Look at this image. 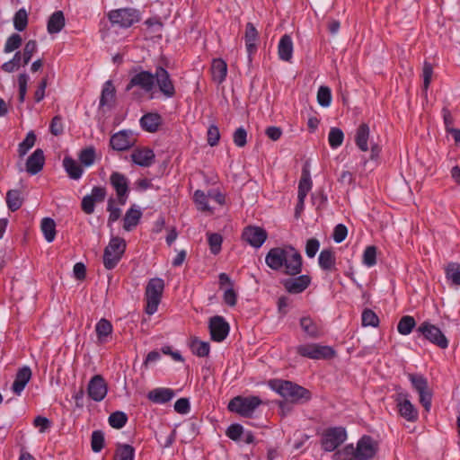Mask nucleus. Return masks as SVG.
I'll return each mask as SVG.
<instances>
[{
	"label": "nucleus",
	"instance_id": "f257e3e1",
	"mask_svg": "<svg viewBox=\"0 0 460 460\" xmlns=\"http://www.w3.org/2000/svg\"><path fill=\"white\" fill-rule=\"evenodd\" d=\"M265 262L271 270L283 269L284 273L290 276H296L302 271V256L290 245L271 248L265 257Z\"/></svg>",
	"mask_w": 460,
	"mask_h": 460
},
{
	"label": "nucleus",
	"instance_id": "f03ea898",
	"mask_svg": "<svg viewBox=\"0 0 460 460\" xmlns=\"http://www.w3.org/2000/svg\"><path fill=\"white\" fill-rule=\"evenodd\" d=\"M270 387L291 403H304L311 399L309 390L287 380L274 379L269 382Z\"/></svg>",
	"mask_w": 460,
	"mask_h": 460
},
{
	"label": "nucleus",
	"instance_id": "7ed1b4c3",
	"mask_svg": "<svg viewBox=\"0 0 460 460\" xmlns=\"http://www.w3.org/2000/svg\"><path fill=\"white\" fill-rule=\"evenodd\" d=\"M164 289V282L160 278L151 279L146 288L145 296L146 301V313L154 314L161 302Z\"/></svg>",
	"mask_w": 460,
	"mask_h": 460
},
{
	"label": "nucleus",
	"instance_id": "20e7f679",
	"mask_svg": "<svg viewBox=\"0 0 460 460\" xmlns=\"http://www.w3.org/2000/svg\"><path fill=\"white\" fill-rule=\"evenodd\" d=\"M126 250V242L123 238L116 236L112 237L109 244L104 249L103 264L107 270L113 269Z\"/></svg>",
	"mask_w": 460,
	"mask_h": 460
},
{
	"label": "nucleus",
	"instance_id": "39448f33",
	"mask_svg": "<svg viewBox=\"0 0 460 460\" xmlns=\"http://www.w3.org/2000/svg\"><path fill=\"white\" fill-rule=\"evenodd\" d=\"M262 403L258 396H236L228 403V410L243 417L249 418L255 409Z\"/></svg>",
	"mask_w": 460,
	"mask_h": 460
},
{
	"label": "nucleus",
	"instance_id": "423d86ee",
	"mask_svg": "<svg viewBox=\"0 0 460 460\" xmlns=\"http://www.w3.org/2000/svg\"><path fill=\"white\" fill-rule=\"evenodd\" d=\"M296 352L305 358L311 359H330L335 357L336 352L327 345L318 343L302 344L296 347Z\"/></svg>",
	"mask_w": 460,
	"mask_h": 460
},
{
	"label": "nucleus",
	"instance_id": "0eeeda50",
	"mask_svg": "<svg viewBox=\"0 0 460 460\" xmlns=\"http://www.w3.org/2000/svg\"><path fill=\"white\" fill-rule=\"evenodd\" d=\"M417 332L430 343L440 349H447L448 346V341L442 331L438 326L429 322L420 323L417 328Z\"/></svg>",
	"mask_w": 460,
	"mask_h": 460
},
{
	"label": "nucleus",
	"instance_id": "6e6552de",
	"mask_svg": "<svg viewBox=\"0 0 460 460\" xmlns=\"http://www.w3.org/2000/svg\"><path fill=\"white\" fill-rule=\"evenodd\" d=\"M394 402L402 418L410 422H414L418 420V410L410 401V396L407 393L398 390L394 395Z\"/></svg>",
	"mask_w": 460,
	"mask_h": 460
},
{
	"label": "nucleus",
	"instance_id": "1a4fd4ad",
	"mask_svg": "<svg viewBox=\"0 0 460 460\" xmlns=\"http://www.w3.org/2000/svg\"><path fill=\"white\" fill-rule=\"evenodd\" d=\"M347 439L346 429L342 427H336L327 429L322 439V447L325 451H334Z\"/></svg>",
	"mask_w": 460,
	"mask_h": 460
},
{
	"label": "nucleus",
	"instance_id": "9d476101",
	"mask_svg": "<svg viewBox=\"0 0 460 460\" xmlns=\"http://www.w3.org/2000/svg\"><path fill=\"white\" fill-rule=\"evenodd\" d=\"M410 380L419 393L420 402L429 411L431 407L432 392L429 389L427 379L421 376L410 375Z\"/></svg>",
	"mask_w": 460,
	"mask_h": 460
},
{
	"label": "nucleus",
	"instance_id": "9b49d317",
	"mask_svg": "<svg viewBox=\"0 0 460 460\" xmlns=\"http://www.w3.org/2000/svg\"><path fill=\"white\" fill-rule=\"evenodd\" d=\"M378 451V443L369 436H363L357 443V460L372 459Z\"/></svg>",
	"mask_w": 460,
	"mask_h": 460
},
{
	"label": "nucleus",
	"instance_id": "f8f14e48",
	"mask_svg": "<svg viewBox=\"0 0 460 460\" xmlns=\"http://www.w3.org/2000/svg\"><path fill=\"white\" fill-rule=\"evenodd\" d=\"M109 19L113 24L127 28L138 21V15L131 9H119L111 11L109 13Z\"/></svg>",
	"mask_w": 460,
	"mask_h": 460
},
{
	"label": "nucleus",
	"instance_id": "ddd939ff",
	"mask_svg": "<svg viewBox=\"0 0 460 460\" xmlns=\"http://www.w3.org/2000/svg\"><path fill=\"white\" fill-rule=\"evenodd\" d=\"M208 328L211 339L217 342L224 341L230 330L228 323L219 315L210 318Z\"/></svg>",
	"mask_w": 460,
	"mask_h": 460
},
{
	"label": "nucleus",
	"instance_id": "4468645a",
	"mask_svg": "<svg viewBox=\"0 0 460 460\" xmlns=\"http://www.w3.org/2000/svg\"><path fill=\"white\" fill-rule=\"evenodd\" d=\"M108 392L107 383L101 375L92 377L87 386L88 395L95 402L102 401Z\"/></svg>",
	"mask_w": 460,
	"mask_h": 460
},
{
	"label": "nucleus",
	"instance_id": "2eb2a0df",
	"mask_svg": "<svg viewBox=\"0 0 460 460\" xmlns=\"http://www.w3.org/2000/svg\"><path fill=\"white\" fill-rule=\"evenodd\" d=\"M267 232L260 226H247L243 233V238L250 245L260 248L267 239Z\"/></svg>",
	"mask_w": 460,
	"mask_h": 460
},
{
	"label": "nucleus",
	"instance_id": "dca6fc26",
	"mask_svg": "<svg viewBox=\"0 0 460 460\" xmlns=\"http://www.w3.org/2000/svg\"><path fill=\"white\" fill-rule=\"evenodd\" d=\"M136 142L130 131L121 130L111 136L110 144L111 146L117 151H124L134 146Z\"/></svg>",
	"mask_w": 460,
	"mask_h": 460
},
{
	"label": "nucleus",
	"instance_id": "f3484780",
	"mask_svg": "<svg viewBox=\"0 0 460 460\" xmlns=\"http://www.w3.org/2000/svg\"><path fill=\"white\" fill-rule=\"evenodd\" d=\"M311 283L309 275H300L296 278L283 279L281 284L290 294H299L305 290Z\"/></svg>",
	"mask_w": 460,
	"mask_h": 460
},
{
	"label": "nucleus",
	"instance_id": "a211bd4d",
	"mask_svg": "<svg viewBox=\"0 0 460 460\" xmlns=\"http://www.w3.org/2000/svg\"><path fill=\"white\" fill-rule=\"evenodd\" d=\"M111 183L116 190L119 204L124 205L128 190L127 178L119 172H113L111 175Z\"/></svg>",
	"mask_w": 460,
	"mask_h": 460
},
{
	"label": "nucleus",
	"instance_id": "6ab92c4d",
	"mask_svg": "<svg viewBox=\"0 0 460 460\" xmlns=\"http://www.w3.org/2000/svg\"><path fill=\"white\" fill-rule=\"evenodd\" d=\"M155 78L159 86L160 91L167 97H172L175 93L174 86L170 79L169 73L163 67H159L155 71Z\"/></svg>",
	"mask_w": 460,
	"mask_h": 460
},
{
	"label": "nucleus",
	"instance_id": "aec40b11",
	"mask_svg": "<svg viewBox=\"0 0 460 460\" xmlns=\"http://www.w3.org/2000/svg\"><path fill=\"white\" fill-rule=\"evenodd\" d=\"M131 160L142 167H149L155 162V153L152 149L143 147L133 150L130 155Z\"/></svg>",
	"mask_w": 460,
	"mask_h": 460
},
{
	"label": "nucleus",
	"instance_id": "412c9836",
	"mask_svg": "<svg viewBox=\"0 0 460 460\" xmlns=\"http://www.w3.org/2000/svg\"><path fill=\"white\" fill-rule=\"evenodd\" d=\"M32 376L31 370L29 367L25 366L18 369L14 381L12 385V391L20 395L26 385L29 383Z\"/></svg>",
	"mask_w": 460,
	"mask_h": 460
},
{
	"label": "nucleus",
	"instance_id": "4be33fe9",
	"mask_svg": "<svg viewBox=\"0 0 460 460\" xmlns=\"http://www.w3.org/2000/svg\"><path fill=\"white\" fill-rule=\"evenodd\" d=\"M155 75L147 71L140 72L135 75L128 85L127 86V90H129L132 86H139L143 90L149 92L152 90L154 86Z\"/></svg>",
	"mask_w": 460,
	"mask_h": 460
},
{
	"label": "nucleus",
	"instance_id": "5701e85b",
	"mask_svg": "<svg viewBox=\"0 0 460 460\" xmlns=\"http://www.w3.org/2000/svg\"><path fill=\"white\" fill-rule=\"evenodd\" d=\"M313 181L308 164H305L302 169L301 178L298 183L297 199H305L308 192L312 190Z\"/></svg>",
	"mask_w": 460,
	"mask_h": 460
},
{
	"label": "nucleus",
	"instance_id": "b1692460",
	"mask_svg": "<svg viewBox=\"0 0 460 460\" xmlns=\"http://www.w3.org/2000/svg\"><path fill=\"white\" fill-rule=\"evenodd\" d=\"M45 157L41 149H36L27 159L26 171L31 174H36L43 168Z\"/></svg>",
	"mask_w": 460,
	"mask_h": 460
},
{
	"label": "nucleus",
	"instance_id": "393cba45",
	"mask_svg": "<svg viewBox=\"0 0 460 460\" xmlns=\"http://www.w3.org/2000/svg\"><path fill=\"white\" fill-rule=\"evenodd\" d=\"M294 51V45L291 37L285 34L281 37L278 45L279 58L285 62H289L292 59Z\"/></svg>",
	"mask_w": 460,
	"mask_h": 460
},
{
	"label": "nucleus",
	"instance_id": "a878e982",
	"mask_svg": "<svg viewBox=\"0 0 460 460\" xmlns=\"http://www.w3.org/2000/svg\"><path fill=\"white\" fill-rule=\"evenodd\" d=\"M370 136V128L367 123H361L355 134V143L357 146L362 151L367 152L368 148V138Z\"/></svg>",
	"mask_w": 460,
	"mask_h": 460
},
{
	"label": "nucleus",
	"instance_id": "bb28decb",
	"mask_svg": "<svg viewBox=\"0 0 460 460\" xmlns=\"http://www.w3.org/2000/svg\"><path fill=\"white\" fill-rule=\"evenodd\" d=\"M66 19L62 11L53 13L47 24V30L49 34H56L62 31L65 27Z\"/></svg>",
	"mask_w": 460,
	"mask_h": 460
},
{
	"label": "nucleus",
	"instance_id": "cd10ccee",
	"mask_svg": "<svg viewBox=\"0 0 460 460\" xmlns=\"http://www.w3.org/2000/svg\"><path fill=\"white\" fill-rule=\"evenodd\" d=\"M212 78L217 84H222L227 74V65L222 58H215L211 65Z\"/></svg>",
	"mask_w": 460,
	"mask_h": 460
},
{
	"label": "nucleus",
	"instance_id": "c85d7f7f",
	"mask_svg": "<svg viewBox=\"0 0 460 460\" xmlns=\"http://www.w3.org/2000/svg\"><path fill=\"white\" fill-rule=\"evenodd\" d=\"M258 31L252 22H248L245 28L244 40L249 56L256 50V42L258 40Z\"/></svg>",
	"mask_w": 460,
	"mask_h": 460
},
{
	"label": "nucleus",
	"instance_id": "c756f323",
	"mask_svg": "<svg viewBox=\"0 0 460 460\" xmlns=\"http://www.w3.org/2000/svg\"><path fill=\"white\" fill-rule=\"evenodd\" d=\"M174 396V392L169 388H156L150 391L147 398L155 403H164Z\"/></svg>",
	"mask_w": 460,
	"mask_h": 460
},
{
	"label": "nucleus",
	"instance_id": "7c9ffc66",
	"mask_svg": "<svg viewBox=\"0 0 460 460\" xmlns=\"http://www.w3.org/2000/svg\"><path fill=\"white\" fill-rule=\"evenodd\" d=\"M161 117L157 113H147L140 119L141 127L148 132H155L161 125Z\"/></svg>",
	"mask_w": 460,
	"mask_h": 460
},
{
	"label": "nucleus",
	"instance_id": "2f4dec72",
	"mask_svg": "<svg viewBox=\"0 0 460 460\" xmlns=\"http://www.w3.org/2000/svg\"><path fill=\"white\" fill-rule=\"evenodd\" d=\"M142 216V212L136 208L135 207H131L126 213L124 217V224L123 228L126 231H131L138 224Z\"/></svg>",
	"mask_w": 460,
	"mask_h": 460
},
{
	"label": "nucleus",
	"instance_id": "473e14b6",
	"mask_svg": "<svg viewBox=\"0 0 460 460\" xmlns=\"http://www.w3.org/2000/svg\"><path fill=\"white\" fill-rule=\"evenodd\" d=\"M63 165L71 179L78 180L83 174V169L75 160L71 157H65Z\"/></svg>",
	"mask_w": 460,
	"mask_h": 460
},
{
	"label": "nucleus",
	"instance_id": "72a5a7b5",
	"mask_svg": "<svg viewBox=\"0 0 460 460\" xmlns=\"http://www.w3.org/2000/svg\"><path fill=\"white\" fill-rule=\"evenodd\" d=\"M300 326L305 333L313 339L321 336V330L317 324L309 317H303L300 319Z\"/></svg>",
	"mask_w": 460,
	"mask_h": 460
},
{
	"label": "nucleus",
	"instance_id": "f704fd0d",
	"mask_svg": "<svg viewBox=\"0 0 460 460\" xmlns=\"http://www.w3.org/2000/svg\"><path fill=\"white\" fill-rule=\"evenodd\" d=\"M6 204L11 211L18 210L23 204V198L18 190H10L6 193Z\"/></svg>",
	"mask_w": 460,
	"mask_h": 460
},
{
	"label": "nucleus",
	"instance_id": "c9c22d12",
	"mask_svg": "<svg viewBox=\"0 0 460 460\" xmlns=\"http://www.w3.org/2000/svg\"><path fill=\"white\" fill-rule=\"evenodd\" d=\"M319 265L324 270H332L335 266V256L334 252L330 249L323 250L320 252Z\"/></svg>",
	"mask_w": 460,
	"mask_h": 460
},
{
	"label": "nucleus",
	"instance_id": "e433bc0d",
	"mask_svg": "<svg viewBox=\"0 0 460 460\" xmlns=\"http://www.w3.org/2000/svg\"><path fill=\"white\" fill-rule=\"evenodd\" d=\"M135 459V449L132 446L128 444H118L114 460H134Z\"/></svg>",
	"mask_w": 460,
	"mask_h": 460
},
{
	"label": "nucleus",
	"instance_id": "4c0bfd02",
	"mask_svg": "<svg viewBox=\"0 0 460 460\" xmlns=\"http://www.w3.org/2000/svg\"><path fill=\"white\" fill-rule=\"evenodd\" d=\"M40 229L48 243H51L54 241L56 236V223L52 218L44 217L41 220Z\"/></svg>",
	"mask_w": 460,
	"mask_h": 460
},
{
	"label": "nucleus",
	"instance_id": "58836bf2",
	"mask_svg": "<svg viewBox=\"0 0 460 460\" xmlns=\"http://www.w3.org/2000/svg\"><path fill=\"white\" fill-rule=\"evenodd\" d=\"M115 98V88L111 81H107L102 91V96L100 100V106H111L114 102Z\"/></svg>",
	"mask_w": 460,
	"mask_h": 460
},
{
	"label": "nucleus",
	"instance_id": "ea45409f",
	"mask_svg": "<svg viewBox=\"0 0 460 460\" xmlns=\"http://www.w3.org/2000/svg\"><path fill=\"white\" fill-rule=\"evenodd\" d=\"M445 274L452 285L460 286V263H448L445 268Z\"/></svg>",
	"mask_w": 460,
	"mask_h": 460
},
{
	"label": "nucleus",
	"instance_id": "a19ab883",
	"mask_svg": "<svg viewBox=\"0 0 460 460\" xmlns=\"http://www.w3.org/2000/svg\"><path fill=\"white\" fill-rule=\"evenodd\" d=\"M96 334L99 341L102 342L112 332V325L110 321L105 318L101 319L95 326Z\"/></svg>",
	"mask_w": 460,
	"mask_h": 460
},
{
	"label": "nucleus",
	"instance_id": "79ce46f5",
	"mask_svg": "<svg viewBox=\"0 0 460 460\" xmlns=\"http://www.w3.org/2000/svg\"><path fill=\"white\" fill-rule=\"evenodd\" d=\"M416 325V322L412 316L405 315L401 318L397 325V331L402 335H408L411 332Z\"/></svg>",
	"mask_w": 460,
	"mask_h": 460
},
{
	"label": "nucleus",
	"instance_id": "37998d69",
	"mask_svg": "<svg viewBox=\"0 0 460 460\" xmlns=\"http://www.w3.org/2000/svg\"><path fill=\"white\" fill-rule=\"evenodd\" d=\"M333 456L337 460H357L356 447L352 444L347 445L338 450Z\"/></svg>",
	"mask_w": 460,
	"mask_h": 460
},
{
	"label": "nucleus",
	"instance_id": "c03bdc74",
	"mask_svg": "<svg viewBox=\"0 0 460 460\" xmlns=\"http://www.w3.org/2000/svg\"><path fill=\"white\" fill-rule=\"evenodd\" d=\"M36 142V135L33 131H30L25 139L19 144L18 154L20 157H23L27 152L34 146Z\"/></svg>",
	"mask_w": 460,
	"mask_h": 460
},
{
	"label": "nucleus",
	"instance_id": "a18cd8bd",
	"mask_svg": "<svg viewBox=\"0 0 460 460\" xmlns=\"http://www.w3.org/2000/svg\"><path fill=\"white\" fill-rule=\"evenodd\" d=\"M208 199V194H206L204 191L199 190L195 191L194 201L197 205L198 209L200 211H208L212 213V208L209 207Z\"/></svg>",
	"mask_w": 460,
	"mask_h": 460
},
{
	"label": "nucleus",
	"instance_id": "49530a36",
	"mask_svg": "<svg viewBox=\"0 0 460 460\" xmlns=\"http://www.w3.org/2000/svg\"><path fill=\"white\" fill-rule=\"evenodd\" d=\"M28 24V14L25 9L22 8L16 12L13 17V26L19 31H22L26 29Z\"/></svg>",
	"mask_w": 460,
	"mask_h": 460
},
{
	"label": "nucleus",
	"instance_id": "de8ad7c7",
	"mask_svg": "<svg viewBox=\"0 0 460 460\" xmlns=\"http://www.w3.org/2000/svg\"><path fill=\"white\" fill-rule=\"evenodd\" d=\"M317 102L322 107H329L332 102V93L328 86H320L317 92Z\"/></svg>",
	"mask_w": 460,
	"mask_h": 460
},
{
	"label": "nucleus",
	"instance_id": "09e8293b",
	"mask_svg": "<svg viewBox=\"0 0 460 460\" xmlns=\"http://www.w3.org/2000/svg\"><path fill=\"white\" fill-rule=\"evenodd\" d=\"M343 139L344 134L341 129L339 128H331L328 136V141L332 148H337L338 146H341Z\"/></svg>",
	"mask_w": 460,
	"mask_h": 460
},
{
	"label": "nucleus",
	"instance_id": "8fccbe9b",
	"mask_svg": "<svg viewBox=\"0 0 460 460\" xmlns=\"http://www.w3.org/2000/svg\"><path fill=\"white\" fill-rule=\"evenodd\" d=\"M128 417L122 411H115L109 417V423L114 429H121L127 422Z\"/></svg>",
	"mask_w": 460,
	"mask_h": 460
},
{
	"label": "nucleus",
	"instance_id": "3c124183",
	"mask_svg": "<svg viewBox=\"0 0 460 460\" xmlns=\"http://www.w3.org/2000/svg\"><path fill=\"white\" fill-rule=\"evenodd\" d=\"M79 160L84 166H91L95 160V150L93 146L83 149L79 154Z\"/></svg>",
	"mask_w": 460,
	"mask_h": 460
},
{
	"label": "nucleus",
	"instance_id": "603ef678",
	"mask_svg": "<svg viewBox=\"0 0 460 460\" xmlns=\"http://www.w3.org/2000/svg\"><path fill=\"white\" fill-rule=\"evenodd\" d=\"M191 349L199 357H206L209 353V344L206 341L194 340L191 343Z\"/></svg>",
	"mask_w": 460,
	"mask_h": 460
},
{
	"label": "nucleus",
	"instance_id": "864d4df0",
	"mask_svg": "<svg viewBox=\"0 0 460 460\" xmlns=\"http://www.w3.org/2000/svg\"><path fill=\"white\" fill-rule=\"evenodd\" d=\"M363 263L367 267H372L376 263V247L367 246L363 253Z\"/></svg>",
	"mask_w": 460,
	"mask_h": 460
},
{
	"label": "nucleus",
	"instance_id": "5fc2aeb1",
	"mask_svg": "<svg viewBox=\"0 0 460 460\" xmlns=\"http://www.w3.org/2000/svg\"><path fill=\"white\" fill-rule=\"evenodd\" d=\"M379 323L377 315L370 309H366L362 313V325L376 327Z\"/></svg>",
	"mask_w": 460,
	"mask_h": 460
},
{
	"label": "nucleus",
	"instance_id": "6e6d98bb",
	"mask_svg": "<svg viewBox=\"0 0 460 460\" xmlns=\"http://www.w3.org/2000/svg\"><path fill=\"white\" fill-rule=\"evenodd\" d=\"M22 40L19 34L14 33V34L11 35L5 42L4 52L10 53V52L19 49L20 46L22 45Z\"/></svg>",
	"mask_w": 460,
	"mask_h": 460
},
{
	"label": "nucleus",
	"instance_id": "4d7b16f0",
	"mask_svg": "<svg viewBox=\"0 0 460 460\" xmlns=\"http://www.w3.org/2000/svg\"><path fill=\"white\" fill-rule=\"evenodd\" d=\"M208 244L213 254H217L221 250L223 238L219 234H208Z\"/></svg>",
	"mask_w": 460,
	"mask_h": 460
},
{
	"label": "nucleus",
	"instance_id": "13d9d810",
	"mask_svg": "<svg viewBox=\"0 0 460 460\" xmlns=\"http://www.w3.org/2000/svg\"><path fill=\"white\" fill-rule=\"evenodd\" d=\"M37 50V42L35 40H29L24 48H23V51H22V60H23V64L24 65H27L29 63V61L31 60V58H32L33 54L36 52Z\"/></svg>",
	"mask_w": 460,
	"mask_h": 460
},
{
	"label": "nucleus",
	"instance_id": "bf43d9fd",
	"mask_svg": "<svg viewBox=\"0 0 460 460\" xmlns=\"http://www.w3.org/2000/svg\"><path fill=\"white\" fill-rule=\"evenodd\" d=\"M433 75V67L431 64L428 62H424L422 68V75H423V91L427 93L428 88L429 87L431 78Z\"/></svg>",
	"mask_w": 460,
	"mask_h": 460
},
{
	"label": "nucleus",
	"instance_id": "052dcab7",
	"mask_svg": "<svg viewBox=\"0 0 460 460\" xmlns=\"http://www.w3.org/2000/svg\"><path fill=\"white\" fill-rule=\"evenodd\" d=\"M114 203H115V200L113 199H110L108 200L107 210L110 213L109 219H108L109 225L117 221L119 218L120 214H121L120 208L115 207Z\"/></svg>",
	"mask_w": 460,
	"mask_h": 460
},
{
	"label": "nucleus",
	"instance_id": "680f3d73",
	"mask_svg": "<svg viewBox=\"0 0 460 460\" xmlns=\"http://www.w3.org/2000/svg\"><path fill=\"white\" fill-rule=\"evenodd\" d=\"M220 139L219 128L217 126L212 124L208 129V144L210 146H215L218 144Z\"/></svg>",
	"mask_w": 460,
	"mask_h": 460
},
{
	"label": "nucleus",
	"instance_id": "e2e57ef3",
	"mask_svg": "<svg viewBox=\"0 0 460 460\" xmlns=\"http://www.w3.org/2000/svg\"><path fill=\"white\" fill-rule=\"evenodd\" d=\"M49 131L54 136H59L64 131V125L62 122V117L60 115H56L50 123Z\"/></svg>",
	"mask_w": 460,
	"mask_h": 460
},
{
	"label": "nucleus",
	"instance_id": "0e129e2a",
	"mask_svg": "<svg viewBox=\"0 0 460 460\" xmlns=\"http://www.w3.org/2000/svg\"><path fill=\"white\" fill-rule=\"evenodd\" d=\"M104 444V437L101 431H93L92 434V449L94 452H100Z\"/></svg>",
	"mask_w": 460,
	"mask_h": 460
},
{
	"label": "nucleus",
	"instance_id": "69168bd1",
	"mask_svg": "<svg viewBox=\"0 0 460 460\" xmlns=\"http://www.w3.org/2000/svg\"><path fill=\"white\" fill-rule=\"evenodd\" d=\"M29 81V76L26 74H21L18 76V84H19V101L20 102H23L25 99V95L27 93V84Z\"/></svg>",
	"mask_w": 460,
	"mask_h": 460
},
{
	"label": "nucleus",
	"instance_id": "338daca9",
	"mask_svg": "<svg viewBox=\"0 0 460 460\" xmlns=\"http://www.w3.org/2000/svg\"><path fill=\"white\" fill-rule=\"evenodd\" d=\"M234 143L239 146L243 147L246 145L247 142V132L243 128H238L234 135H233Z\"/></svg>",
	"mask_w": 460,
	"mask_h": 460
},
{
	"label": "nucleus",
	"instance_id": "774afa93",
	"mask_svg": "<svg viewBox=\"0 0 460 460\" xmlns=\"http://www.w3.org/2000/svg\"><path fill=\"white\" fill-rule=\"evenodd\" d=\"M347 234H348L347 227L342 224H339L334 228L332 237L336 243H340L345 240Z\"/></svg>",
	"mask_w": 460,
	"mask_h": 460
}]
</instances>
